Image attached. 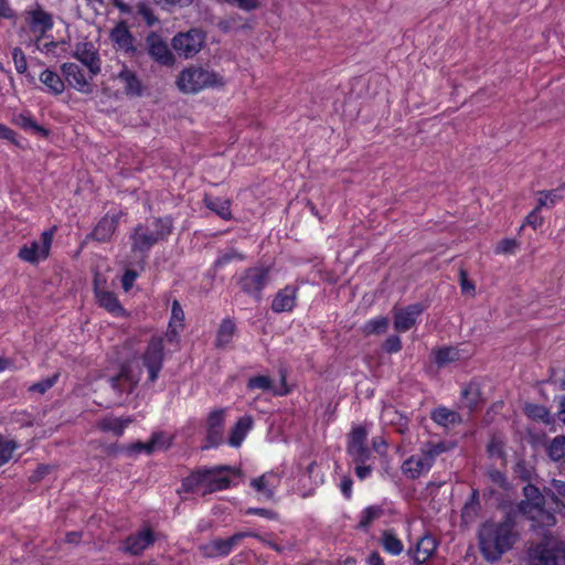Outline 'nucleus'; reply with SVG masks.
<instances>
[{"instance_id":"obj_38","label":"nucleus","mask_w":565,"mask_h":565,"mask_svg":"<svg viewBox=\"0 0 565 565\" xmlns=\"http://www.w3.org/2000/svg\"><path fill=\"white\" fill-rule=\"evenodd\" d=\"M207 209L216 213L223 220H231V202L222 198H205L204 200Z\"/></svg>"},{"instance_id":"obj_7","label":"nucleus","mask_w":565,"mask_h":565,"mask_svg":"<svg viewBox=\"0 0 565 565\" xmlns=\"http://www.w3.org/2000/svg\"><path fill=\"white\" fill-rule=\"evenodd\" d=\"M270 282V267L254 266L245 269L237 277V285L242 292L248 295L257 302L262 300L263 290Z\"/></svg>"},{"instance_id":"obj_14","label":"nucleus","mask_w":565,"mask_h":565,"mask_svg":"<svg viewBox=\"0 0 565 565\" xmlns=\"http://www.w3.org/2000/svg\"><path fill=\"white\" fill-rule=\"evenodd\" d=\"M61 70L71 87L82 94L93 92L90 82L94 77H90L89 72H84V70L75 63H64Z\"/></svg>"},{"instance_id":"obj_17","label":"nucleus","mask_w":565,"mask_h":565,"mask_svg":"<svg viewBox=\"0 0 565 565\" xmlns=\"http://www.w3.org/2000/svg\"><path fill=\"white\" fill-rule=\"evenodd\" d=\"M156 541V534L150 527H143L130 534L124 541V551L131 555H140Z\"/></svg>"},{"instance_id":"obj_13","label":"nucleus","mask_w":565,"mask_h":565,"mask_svg":"<svg viewBox=\"0 0 565 565\" xmlns=\"http://www.w3.org/2000/svg\"><path fill=\"white\" fill-rule=\"evenodd\" d=\"M250 535L247 532H238L227 539H214L202 546V552L207 557L227 556L244 537Z\"/></svg>"},{"instance_id":"obj_31","label":"nucleus","mask_w":565,"mask_h":565,"mask_svg":"<svg viewBox=\"0 0 565 565\" xmlns=\"http://www.w3.org/2000/svg\"><path fill=\"white\" fill-rule=\"evenodd\" d=\"M184 312L178 300L172 302L171 318L169 321V328L167 331V338L169 341H175L180 330L183 328Z\"/></svg>"},{"instance_id":"obj_39","label":"nucleus","mask_w":565,"mask_h":565,"mask_svg":"<svg viewBox=\"0 0 565 565\" xmlns=\"http://www.w3.org/2000/svg\"><path fill=\"white\" fill-rule=\"evenodd\" d=\"M306 476L310 479L311 486L301 492V497L303 498L312 495L315 489L323 483V473L318 468L316 461L308 465Z\"/></svg>"},{"instance_id":"obj_47","label":"nucleus","mask_w":565,"mask_h":565,"mask_svg":"<svg viewBox=\"0 0 565 565\" xmlns=\"http://www.w3.org/2000/svg\"><path fill=\"white\" fill-rule=\"evenodd\" d=\"M461 396L468 408L477 406L480 399L478 386L476 384H468L461 392Z\"/></svg>"},{"instance_id":"obj_2","label":"nucleus","mask_w":565,"mask_h":565,"mask_svg":"<svg viewBox=\"0 0 565 565\" xmlns=\"http://www.w3.org/2000/svg\"><path fill=\"white\" fill-rule=\"evenodd\" d=\"M236 470L230 466L200 469L182 481L185 491L205 495L231 487Z\"/></svg>"},{"instance_id":"obj_41","label":"nucleus","mask_w":565,"mask_h":565,"mask_svg":"<svg viewBox=\"0 0 565 565\" xmlns=\"http://www.w3.org/2000/svg\"><path fill=\"white\" fill-rule=\"evenodd\" d=\"M381 542L384 551L391 555L397 556L404 550L402 541L391 531H385L382 534Z\"/></svg>"},{"instance_id":"obj_43","label":"nucleus","mask_w":565,"mask_h":565,"mask_svg":"<svg viewBox=\"0 0 565 565\" xmlns=\"http://www.w3.org/2000/svg\"><path fill=\"white\" fill-rule=\"evenodd\" d=\"M387 327L388 319L386 317H375L363 324L362 332L365 335L382 334L387 330Z\"/></svg>"},{"instance_id":"obj_54","label":"nucleus","mask_w":565,"mask_h":565,"mask_svg":"<svg viewBox=\"0 0 565 565\" xmlns=\"http://www.w3.org/2000/svg\"><path fill=\"white\" fill-rule=\"evenodd\" d=\"M383 348L387 353H397L402 349L401 338L398 335H390L385 340Z\"/></svg>"},{"instance_id":"obj_6","label":"nucleus","mask_w":565,"mask_h":565,"mask_svg":"<svg viewBox=\"0 0 565 565\" xmlns=\"http://www.w3.org/2000/svg\"><path fill=\"white\" fill-rule=\"evenodd\" d=\"M446 450L444 443H428L419 454L407 458L402 465V472L411 479L419 478L433 467L436 458Z\"/></svg>"},{"instance_id":"obj_22","label":"nucleus","mask_w":565,"mask_h":565,"mask_svg":"<svg viewBox=\"0 0 565 565\" xmlns=\"http://www.w3.org/2000/svg\"><path fill=\"white\" fill-rule=\"evenodd\" d=\"M543 492L554 504L553 513L565 516V481L552 479L550 483L543 488Z\"/></svg>"},{"instance_id":"obj_64","label":"nucleus","mask_w":565,"mask_h":565,"mask_svg":"<svg viewBox=\"0 0 565 565\" xmlns=\"http://www.w3.org/2000/svg\"><path fill=\"white\" fill-rule=\"evenodd\" d=\"M352 480L349 477H343L340 483L342 494L350 499L352 497Z\"/></svg>"},{"instance_id":"obj_11","label":"nucleus","mask_w":565,"mask_h":565,"mask_svg":"<svg viewBox=\"0 0 565 565\" xmlns=\"http://www.w3.org/2000/svg\"><path fill=\"white\" fill-rule=\"evenodd\" d=\"M205 41V35L198 29H191L188 32H180L172 39L174 51L184 58L193 57L198 54Z\"/></svg>"},{"instance_id":"obj_12","label":"nucleus","mask_w":565,"mask_h":565,"mask_svg":"<svg viewBox=\"0 0 565 565\" xmlns=\"http://www.w3.org/2000/svg\"><path fill=\"white\" fill-rule=\"evenodd\" d=\"M366 438L367 431L363 426L354 427L349 435L348 454L355 463H366L371 458Z\"/></svg>"},{"instance_id":"obj_51","label":"nucleus","mask_w":565,"mask_h":565,"mask_svg":"<svg viewBox=\"0 0 565 565\" xmlns=\"http://www.w3.org/2000/svg\"><path fill=\"white\" fill-rule=\"evenodd\" d=\"M137 12L149 26H152L158 22V18L156 17L153 10L145 2L138 3Z\"/></svg>"},{"instance_id":"obj_56","label":"nucleus","mask_w":565,"mask_h":565,"mask_svg":"<svg viewBox=\"0 0 565 565\" xmlns=\"http://www.w3.org/2000/svg\"><path fill=\"white\" fill-rule=\"evenodd\" d=\"M245 514L247 515H259L262 518L268 519V520H275L277 518V513L263 508H248L245 511Z\"/></svg>"},{"instance_id":"obj_8","label":"nucleus","mask_w":565,"mask_h":565,"mask_svg":"<svg viewBox=\"0 0 565 565\" xmlns=\"http://www.w3.org/2000/svg\"><path fill=\"white\" fill-rule=\"evenodd\" d=\"M529 555L542 565H565V543L545 534L542 542L530 548Z\"/></svg>"},{"instance_id":"obj_28","label":"nucleus","mask_w":565,"mask_h":565,"mask_svg":"<svg viewBox=\"0 0 565 565\" xmlns=\"http://www.w3.org/2000/svg\"><path fill=\"white\" fill-rule=\"evenodd\" d=\"M254 420L249 415L241 417L235 426L231 429L228 445L232 447H239L246 438L249 430L253 428Z\"/></svg>"},{"instance_id":"obj_45","label":"nucleus","mask_w":565,"mask_h":565,"mask_svg":"<svg viewBox=\"0 0 565 565\" xmlns=\"http://www.w3.org/2000/svg\"><path fill=\"white\" fill-rule=\"evenodd\" d=\"M525 414L532 419H536L545 424L552 423L551 414L544 406L536 404H527L525 406Z\"/></svg>"},{"instance_id":"obj_24","label":"nucleus","mask_w":565,"mask_h":565,"mask_svg":"<svg viewBox=\"0 0 565 565\" xmlns=\"http://www.w3.org/2000/svg\"><path fill=\"white\" fill-rule=\"evenodd\" d=\"M225 411L217 409L212 412L207 417V441L209 446H217L223 439Z\"/></svg>"},{"instance_id":"obj_29","label":"nucleus","mask_w":565,"mask_h":565,"mask_svg":"<svg viewBox=\"0 0 565 565\" xmlns=\"http://www.w3.org/2000/svg\"><path fill=\"white\" fill-rule=\"evenodd\" d=\"M132 423L130 416L127 417H113L107 416L98 420L97 427L102 431L113 433L115 436H121L125 429Z\"/></svg>"},{"instance_id":"obj_35","label":"nucleus","mask_w":565,"mask_h":565,"mask_svg":"<svg viewBox=\"0 0 565 565\" xmlns=\"http://www.w3.org/2000/svg\"><path fill=\"white\" fill-rule=\"evenodd\" d=\"M461 359V352L455 347H444L434 351V361L439 367H444Z\"/></svg>"},{"instance_id":"obj_21","label":"nucleus","mask_w":565,"mask_h":565,"mask_svg":"<svg viewBox=\"0 0 565 565\" xmlns=\"http://www.w3.org/2000/svg\"><path fill=\"white\" fill-rule=\"evenodd\" d=\"M298 287L287 285L280 289L271 301V310L276 313L290 312L297 303Z\"/></svg>"},{"instance_id":"obj_30","label":"nucleus","mask_w":565,"mask_h":565,"mask_svg":"<svg viewBox=\"0 0 565 565\" xmlns=\"http://www.w3.org/2000/svg\"><path fill=\"white\" fill-rule=\"evenodd\" d=\"M117 224H118V216L115 214H113V215L107 214L95 226L92 235L96 241L106 242L115 233Z\"/></svg>"},{"instance_id":"obj_46","label":"nucleus","mask_w":565,"mask_h":565,"mask_svg":"<svg viewBox=\"0 0 565 565\" xmlns=\"http://www.w3.org/2000/svg\"><path fill=\"white\" fill-rule=\"evenodd\" d=\"M383 514V509L380 505H370L366 507L360 515L359 525L361 527H367L374 520L381 518Z\"/></svg>"},{"instance_id":"obj_53","label":"nucleus","mask_w":565,"mask_h":565,"mask_svg":"<svg viewBox=\"0 0 565 565\" xmlns=\"http://www.w3.org/2000/svg\"><path fill=\"white\" fill-rule=\"evenodd\" d=\"M157 6H159L163 10H171L173 7H189L192 4L193 0H153Z\"/></svg>"},{"instance_id":"obj_20","label":"nucleus","mask_w":565,"mask_h":565,"mask_svg":"<svg viewBox=\"0 0 565 565\" xmlns=\"http://www.w3.org/2000/svg\"><path fill=\"white\" fill-rule=\"evenodd\" d=\"M149 55L161 65L170 66L174 63V56L168 44L157 34L151 33L147 38Z\"/></svg>"},{"instance_id":"obj_37","label":"nucleus","mask_w":565,"mask_h":565,"mask_svg":"<svg viewBox=\"0 0 565 565\" xmlns=\"http://www.w3.org/2000/svg\"><path fill=\"white\" fill-rule=\"evenodd\" d=\"M168 437L161 433L154 434L149 443H136L130 447L131 451L140 452L145 451L150 454L157 449L164 448L168 446Z\"/></svg>"},{"instance_id":"obj_26","label":"nucleus","mask_w":565,"mask_h":565,"mask_svg":"<svg viewBox=\"0 0 565 565\" xmlns=\"http://www.w3.org/2000/svg\"><path fill=\"white\" fill-rule=\"evenodd\" d=\"M29 14V26L32 32L43 34L53 26L52 15L38 7L28 12Z\"/></svg>"},{"instance_id":"obj_5","label":"nucleus","mask_w":565,"mask_h":565,"mask_svg":"<svg viewBox=\"0 0 565 565\" xmlns=\"http://www.w3.org/2000/svg\"><path fill=\"white\" fill-rule=\"evenodd\" d=\"M152 230L145 225H138L131 234L134 252L148 253L150 248L159 241L166 239L172 230V221L170 217L156 218L152 222Z\"/></svg>"},{"instance_id":"obj_32","label":"nucleus","mask_w":565,"mask_h":565,"mask_svg":"<svg viewBox=\"0 0 565 565\" xmlns=\"http://www.w3.org/2000/svg\"><path fill=\"white\" fill-rule=\"evenodd\" d=\"M111 41L126 52L134 51V38L125 23L117 24L110 32Z\"/></svg>"},{"instance_id":"obj_18","label":"nucleus","mask_w":565,"mask_h":565,"mask_svg":"<svg viewBox=\"0 0 565 565\" xmlns=\"http://www.w3.org/2000/svg\"><path fill=\"white\" fill-rule=\"evenodd\" d=\"M73 56L87 67L90 77H95L100 72V58L93 43L82 42L75 47Z\"/></svg>"},{"instance_id":"obj_40","label":"nucleus","mask_w":565,"mask_h":565,"mask_svg":"<svg viewBox=\"0 0 565 565\" xmlns=\"http://www.w3.org/2000/svg\"><path fill=\"white\" fill-rule=\"evenodd\" d=\"M546 452L551 460L558 462L565 459V436L554 437L546 446Z\"/></svg>"},{"instance_id":"obj_3","label":"nucleus","mask_w":565,"mask_h":565,"mask_svg":"<svg viewBox=\"0 0 565 565\" xmlns=\"http://www.w3.org/2000/svg\"><path fill=\"white\" fill-rule=\"evenodd\" d=\"M544 492L533 484L523 488L524 499L521 501L520 512L533 522V527H553L557 520L552 511L545 508Z\"/></svg>"},{"instance_id":"obj_60","label":"nucleus","mask_w":565,"mask_h":565,"mask_svg":"<svg viewBox=\"0 0 565 565\" xmlns=\"http://www.w3.org/2000/svg\"><path fill=\"white\" fill-rule=\"evenodd\" d=\"M516 244L513 239H503L497 246L498 254L512 253L515 248Z\"/></svg>"},{"instance_id":"obj_36","label":"nucleus","mask_w":565,"mask_h":565,"mask_svg":"<svg viewBox=\"0 0 565 565\" xmlns=\"http://www.w3.org/2000/svg\"><path fill=\"white\" fill-rule=\"evenodd\" d=\"M565 196V185H561L551 191H541L539 192L537 204L539 207L551 209L558 202H561Z\"/></svg>"},{"instance_id":"obj_9","label":"nucleus","mask_w":565,"mask_h":565,"mask_svg":"<svg viewBox=\"0 0 565 565\" xmlns=\"http://www.w3.org/2000/svg\"><path fill=\"white\" fill-rule=\"evenodd\" d=\"M56 227H51L45 230L39 239H33L26 244H24L19 253L18 257L29 264L35 265L40 262L45 260L49 255L53 243V237L55 234Z\"/></svg>"},{"instance_id":"obj_27","label":"nucleus","mask_w":565,"mask_h":565,"mask_svg":"<svg viewBox=\"0 0 565 565\" xmlns=\"http://www.w3.org/2000/svg\"><path fill=\"white\" fill-rule=\"evenodd\" d=\"M381 422L385 426H392L399 434L408 430V418L393 406H386L381 414Z\"/></svg>"},{"instance_id":"obj_63","label":"nucleus","mask_w":565,"mask_h":565,"mask_svg":"<svg viewBox=\"0 0 565 565\" xmlns=\"http://www.w3.org/2000/svg\"><path fill=\"white\" fill-rule=\"evenodd\" d=\"M460 286L462 292L465 294L475 291V285L471 281H469L467 274L463 270L460 271Z\"/></svg>"},{"instance_id":"obj_52","label":"nucleus","mask_w":565,"mask_h":565,"mask_svg":"<svg viewBox=\"0 0 565 565\" xmlns=\"http://www.w3.org/2000/svg\"><path fill=\"white\" fill-rule=\"evenodd\" d=\"M245 255L243 253H239L235 249H231L226 253H224L222 256H220L216 260L217 266H224L233 260H244Z\"/></svg>"},{"instance_id":"obj_34","label":"nucleus","mask_w":565,"mask_h":565,"mask_svg":"<svg viewBox=\"0 0 565 565\" xmlns=\"http://www.w3.org/2000/svg\"><path fill=\"white\" fill-rule=\"evenodd\" d=\"M118 81L124 85L125 92L128 95H140L141 94V83L136 76V74L124 67L117 75Z\"/></svg>"},{"instance_id":"obj_23","label":"nucleus","mask_w":565,"mask_h":565,"mask_svg":"<svg viewBox=\"0 0 565 565\" xmlns=\"http://www.w3.org/2000/svg\"><path fill=\"white\" fill-rule=\"evenodd\" d=\"M437 546V540L430 534H425L418 540L415 548L408 551V554L412 555L416 564H425L433 556Z\"/></svg>"},{"instance_id":"obj_48","label":"nucleus","mask_w":565,"mask_h":565,"mask_svg":"<svg viewBox=\"0 0 565 565\" xmlns=\"http://www.w3.org/2000/svg\"><path fill=\"white\" fill-rule=\"evenodd\" d=\"M58 376H60V374L55 373L52 376H49L38 383H34L29 387V391L44 394L46 391H49L51 387L54 386V384L58 380Z\"/></svg>"},{"instance_id":"obj_15","label":"nucleus","mask_w":565,"mask_h":565,"mask_svg":"<svg viewBox=\"0 0 565 565\" xmlns=\"http://www.w3.org/2000/svg\"><path fill=\"white\" fill-rule=\"evenodd\" d=\"M424 311L420 303H413L404 308L393 309L394 329L397 332H406L411 330Z\"/></svg>"},{"instance_id":"obj_19","label":"nucleus","mask_w":565,"mask_h":565,"mask_svg":"<svg viewBox=\"0 0 565 565\" xmlns=\"http://www.w3.org/2000/svg\"><path fill=\"white\" fill-rule=\"evenodd\" d=\"M279 484L280 476L274 471H268L250 481V487L264 500H273Z\"/></svg>"},{"instance_id":"obj_16","label":"nucleus","mask_w":565,"mask_h":565,"mask_svg":"<svg viewBox=\"0 0 565 565\" xmlns=\"http://www.w3.org/2000/svg\"><path fill=\"white\" fill-rule=\"evenodd\" d=\"M141 380V371L132 363L121 367L120 373L111 379V386L119 393H131Z\"/></svg>"},{"instance_id":"obj_25","label":"nucleus","mask_w":565,"mask_h":565,"mask_svg":"<svg viewBox=\"0 0 565 565\" xmlns=\"http://www.w3.org/2000/svg\"><path fill=\"white\" fill-rule=\"evenodd\" d=\"M95 295L97 302L100 307L105 308L108 312L116 317H122L126 315V310L120 305L116 295L110 291H105L99 288L98 278L95 279Z\"/></svg>"},{"instance_id":"obj_33","label":"nucleus","mask_w":565,"mask_h":565,"mask_svg":"<svg viewBox=\"0 0 565 565\" xmlns=\"http://www.w3.org/2000/svg\"><path fill=\"white\" fill-rule=\"evenodd\" d=\"M40 81L45 86V90L52 95H61L65 89V84L61 76L50 68L44 70L40 74Z\"/></svg>"},{"instance_id":"obj_57","label":"nucleus","mask_w":565,"mask_h":565,"mask_svg":"<svg viewBox=\"0 0 565 565\" xmlns=\"http://www.w3.org/2000/svg\"><path fill=\"white\" fill-rule=\"evenodd\" d=\"M228 4L237 6L239 9L250 12L258 7L256 0H224Z\"/></svg>"},{"instance_id":"obj_49","label":"nucleus","mask_w":565,"mask_h":565,"mask_svg":"<svg viewBox=\"0 0 565 565\" xmlns=\"http://www.w3.org/2000/svg\"><path fill=\"white\" fill-rule=\"evenodd\" d=\"M271 380L266 375L250 377L247 383L249 390L269 391L271 388Z\"/></svg>"},{"instance_id":"obj_10","label":"nucleus","mask_w":565,"mask_h":565,"mask_svg":"<svg viewBox=\"0 0 565 565\" xmlns=\"http://www.w3.org/2000/svg\"><path fill=\"white\" fill-rule=\"evenodd\" d=\"M143 367L148 371L149 383H154L159 376L163 363V340L161 337H152L141 355Z\"/></svg>"},{"instance_id":"obj_4","label":"nucleus","mask_w":565,"mask_h":565,"mask_svg":"<svg viewBox=\"0 0 565 565\" xmlns=\"http://www.w3.org/2000/svg\"><path fill=\"white\" fill-rule=\"evenodd\" d=\"M223 77L214 71L202 66H190L181 71L175 85L183 94H196L203 89L224 85Z\"/></svg>"},{"instance_id":"obj_1","label":"nucleus","mask_w":565,"mask_h":565,"mask_svg":"<svg viewBox=\"0 0 565 565\" xmlns=\"http://www.w3.org/2000/svg\"><path fill=\"white\" fill-rule=\"evenodd\" d=\"M516 534L510 519L502 522L488 521L479 530V546L482 555L490 562L498 561L514 544Z\"/></svg>"},{"instance_id":"obj_50","label":"nucleus","mask_w":565,"mask_h":565,"mask_svg":"<svg viewBox=\"0 0 565 565\" xmlns=\"http://www.w3.org/2000/svg\"><path fill=\"white\" fill-rule=\"evenodd\" d=\"M15 71L19 74H24L28 70L26 57L20 47H14L11 52Z\"/></svg>"},{"instance_id":"obj_44","label":"nucleus","mask_w":565,"mask_h":565,"mask_svg":"<svg viewBox=\"0 0 565 565\" xmlns=\"http://www.w3.org/2000/svg\"><path fill=\"white\" fill-rule=\"evenodd\" d=\"M235 324L231 320H223L216 335V345L218 348L226 347L233 339Z\"/></svg>"},{"instance_id":"obj_55","label":"nucleus","mask_w":565,"mask_h":565,"mask_svg":"<svg viewBox=\"0 0 565 565\" xmlns=\"http://www.w3.org/2000/svg\"><path fill=\"white\" fill-rule=\"evenodd\" d=\"M542 207H539V205L531 212L525 218L524 224L532 226L533 228H537L543 224V217L540 215V210Z\"/></svg>"},{"instance_id":"obj_42","label":"nucleus","mask_w":565,"mask_h":565,"mask_svg":"<svg viewBox=\"0 0 565 565\" xmlns=\"http://www.w3.org/2000/svg\"><path fill=\"white\" fill-rule=\"evenodd\" d=\"M431 419L441 426H448L459 420V415L446 407H437L431 413Z\"/></svg>"},{"instance_id":"obj_59","label":"nucleus","mask_w":565,"mask_h":565,"mask_svg":"<svg viewBox=\"0 0 565 565\" xmlns=\"http://www.w3.org/2000/svg\"><path fill=\"white\" fill-rule=\"evenodd\" d=\"M551 382L561 390L565 391V370L553 371L551 375Z\"/></svg>"},{"instance_id":"obj_58","label":"nucleus","mask_w":565,"mask_h":565,"mask_svg":"<svg viewBox=\"0 0 565 565\" xmlns=\"http://www.w3.org/2000/svg\"><path fill=\"white\" fill-rule=\"evenodd\" d=\"M489 478L494 484L499 486L500 488L508 487V481H507L505 475L499 470H491L489 472Z\"/></svg>"},{"instance_id":"obj_62","label":"nucleus","mask_w":565,"mask_h":565,"mask_svg":"<svg viewBox=\"0 0 565 565\" xmlns=\"http://www.w3.org/2000/svg\"><path fill=\"white\" fill-rule=\"evenodd\" d=\"M355 475L356 477L360 479V480H364L366 479L371 472H372V467L370 465L366 463H355Z\"/></svg>"},{"instance_id":"obj_61","label":"nucleus","mask_w":565,"mask_h":565,"mask_svg":"<svg viewBox=\"0 0 565 565\" xmlns=\"http://www.w3.org/2000/svg\"><path fill=\"white\" fill-rule=\"evenodd\" d=\"M136 278H137V273L135 270H126V273L124 274L122 279H121L122 288L125 289V291L130 290Z\"/></svg>"}]
</instances>
